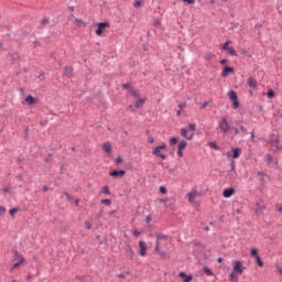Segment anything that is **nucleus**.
Instances as JSON below:
<instances>
[{"label":"nucleus","instance_id":"nucleus-1","mask_svg":"<svg viewBox=\"0 0 282 282\" xmlns=\"http://www.w3.org/2000/svg\"><path fill=\"white\" fill-rule=\"evenodd\" d=\"M232 265H234V269L229 274V281L237 282L239 281V276H241V274H243V272L246 271V267H243V262L239 260H235L232 262Z\"/></svg>","mask_w":282,"mask_h":282},{"label":"nucleus","instance_id":"nucleus-2","mask_svg":"<svg viewBox=\"0 0 282 282\" xmlns=\"http://www.w3.org/2000/svg\"><path fill=\"white\" fill-rule=\"evenodd\" d=\"M195 131H197V123H188V128L181 129V135L185 140H193L195 138Z\"/></svg>","mask_w":282,"mask_h":282},{"label":"nucleus","instance_id":"nucleus-3","mask_svg":"<svg viewBox=\"0 0 282 282\" xmlns=\"http://www.w3.org/2000/svg\"><path fill=\"white\" fill-rule=\"evenodd\" d=\"M13 257L14 263L11 267V271L17 270V268H20V265H23V263H25V258L18 250H13Z\"/></svg>","mask_w":282,"mask_h":282},{"label":"nucleus","instance_id":"nucleus-4","mask_svg":"<svg viewBox=\"0 0 282 282\" xmlns=\"http://www.w3.org/2000/svg\"><path fill=\"white\" fill-rule=\"evenodd\" d=\"M218 129L226 135L230 131V123L228 122V117H223L218 122Z\"/></svg>","mask_w":282,"mask_h":282},{"label":"nucleus","instance_id":"nucleus-5","mask_svg":"<svg viewBox=\"0 0 282 282\" xmlns=\"http://www.w3.org/2000/svg\"><path fill=\"white\" fill-rule=\"evenodd\" d=\"M164 149H166V143L155 147L152 151V155H154L155 158H161V160H166V154L162 153Z\"/></svg>","mask_w":282,"mask_h":282},{"label":"nucleus","instance_id":"nucleus-6","mask_svg":"<svg viewBox=\"0 0 282 282\" xmlns=\"http://www.w3.org/2000/svg\"><path fill=\"white\" fill-rule=\"evenodd\" d=\"M228 96L232 101V109H237L239 107V97L237 96V93L235 90H230Z\"/></svg>","mask_w":282,"mask_h":282},{"label":"nucleus","instance_id":"nucleus-7","mask_svg":"<svg viewBox=\"0 0 282 282\" xmlns=\"http://www.w3.org/2000/svg\"><path fill=\"white\" fill-rule=\"evenodd\" d=\"M232 154H230V152H227L226 155L227 158H232L234 160H237L241 156V149L240 148H234L231 149Z\"/></svg>","mask_w":282,"mask_h":282},{"label":"nucleus","instance_id":"nucleus-8","mask_svg":"<svg viewBox=\"0 0 282 282\" xmlns=\"http://www.w3.org/2000/svg\"><path fill=\"white\" fill-rule=\"evenodd\" d=\"M105 28H109V22H100V23H98V28L96 30L97 36H102V30H105Z\"/></svg>","mask_w":282,"mask_h":282},{"label":"nucleus","instance_id":"nucleus-9","mask_svg":"<svg viewBox=\"0 0 282 282\" xmlns=\"http://www.w3.org/2000/svg\"><path fill=\"white\" fill-rule=\"evenodd\" d=\"M126 174L124 170H115L109 173L110 177H124Z\"/></svg>","mask_w":282,"mask_h":282},{"label":"nucleus","instance_id":"nucleus-10","mask_svg":"<svg viewBox=\"0 0 282 282\" xmlns=\"http://www.w3.org/2000/svg\"><path fill=\"white\" fill-rule=\"evenodd\" d=\"M235 72V68L234 67H230V66H225L220 76L221 78H227L229 74H234Z\"/></svg>","mask_w":282,"mask_h":282},{"label":"nucleus","instance_id":"nucleus-11","mask_svg":"<svg viewBox=\"0 0 282 282\" xmlns=\"http://www.w3.org/2000/svg\"><path fill=\"white\" fill-rule=\"evenodd\" d=\"M156 239L158 240H156V245H155V251L160 252V241H164V240L169 239V236L160 234L156 236Z\"/></svg>","mask_w":282,"mask_h":282},{"label":"nucleus","instance_id":"nucleus-12","mask_svg":"<svg viewBox=\"0 0 282 282\" xmlns=\"http://www.w3.org/2000/svg\"><path fill=\"white\" fill-rule=\"evenodd\" d=\"M139 247H140V256L141 257H147V242L140 240L139 241Z\"/></svg>","mask_w":282,"mask_h":282},{"label":"nucleus","instance_id":"nucleus-13","mask_svg":"<svg viewBox=\"0 0 282 282\" xmlns=\"http://www.w3.org/2000/svg\"><path fill=\"white\" fill-rule=\"evenodd\" d=\"M235 195V187L226 188L223 192V197H232Z\"/></svg>","mask_w":282,"mask_h":282},{"label":"nucleus","instance_id":"nucleus-14","mask_svg":"<svg viewBox=\"0 0 282 282\" xmlns=\"http://www.w3.org/2000/svg\"><path fill=\"white\" fill-rule=\"evenodd\" d=\"M178 276H180L181 279H184L183 282H191V281H193V275H188V274H186V272H184V271L180 272V273H178Z\"/></svg>","mask_w":282,"mask_h":282},{"label":"nucleus","instance_id":"nucleus-15","mask_svg":"<svg viewBox=\"0 0 282 282\" xmlns=\"http://www.w3.org/2000/svg\"><path fill=\"white\" fill-rule=\"evenodd\" d=\"M74 74V67L69 66V67H64V76H66V78H72Z\"/></svg>","mask_w":282,"mask_h":282},{"label":"nucleus","instance_id":"nucleus-16","mask_svg":"<svg viewBox=\"0 0 282 282\" xmlns=\"http://www.w3.org/2000/svg\"><path fill=\"white\" fill-rule=\"evenodd\" d=\"M247 84L249 85L250 89H257L258 84L257 80H254V77H249L247 79Z\"/></svg>","mask_w":282,"mask_h":282},{"label":"nucleus","instance_id":"nucleus-17","mask_svg":"<svg viewBox=\"0 0 282 282\" xmlns=\"http://www.w3.org/2000/svg\"><path fill=\"white\" fill-rule=\"evenodd\" d=\"M133 256H134L133 248H131V246H127V248H126V257L128 259L132 260Z\"/></svg>","mask_w":282,"mask_h":282},{"label":"nucleus","instance_id":"nucleus-18","mask_svg":"<svg viewBox=\"0 0 282 282\" xmlns=\"http://www.w3.org/2000/svg\"><path fill=\"white\" fill-rule=\"evenodd\" d=\"M144 102H147L145 98H140L134 102V107L135 109H142Z\"/></svg>","mask_w":282,"mask_h":282},{"label":"nucleus","instance_id":"nucleus-19","mask_svg":"<svg viewBox=\"0 0 282 282\" xmlns=\"http://www.w3.org/2000/svg\"><path fill=\"white\" fill-rule=\"evenodd\" d=\"M24 100L26 105H36L37 102L36 98H33L32 95L26 96Z\"/></svg>","mask_w":282,"mask_h":282},{"label":"nucleus","instance_id":"nucleus-20","mask_svg":"<svg viewBox=\"0 0 282 282\" xmlns=\"http://www.w3.org/2000/svg\"><path fill=\"white\" fill-rule=\"evenodd\" d=\"M102 151H105L106 153H111V143L110 142H106L102 144L101 147Z\"/></svg>","mask_w":282,"mask_h":282},{"label":"nucleus","instance_id":"nucleus-21","mask_svg":"<svg viewBox=\"0 0 282 282\" xmlns=\"http://www.w3.org/2000/svg\"><path fill=\"white\" fill-rule=\"evenodd\" d=\"M257 175L260 177L261 184H265V177H267L265 172L259 171V172L257 173Z\"/></svg>","mask_w":282,"mask_h":282},{"label":"nucleus","instance_id":"nucleus-22","mask_svg":"<svg viewBox=\"0 0 282 282\" xmlns=\"http://www.w3.org/2000/svg\"><path fill=\"white\" fill-rule=\"evenodd\" d=\"M270 144H272L276 149V151H279V144H281V141L279 140V138L271 139Z\"/></svg>","mask_w":282,"mask_h":282},{"label":"nucleus","instance_id":"nucleus-23","mask_svg":"<svg viewBox=\"0 0 282 282\" xmlns=\"http://www.w3.org/2000/svg\"><path fill=\"white\" fill-rule=\"evenodd\" d=\"M180 142V137H171L170 138V147H175Z\"/></svg>","mask_w":282,"mask_h":282},{"label":"nucleus","instance_id":"nucleus-24","mask_svg":"<svg viewBox=\"0 0 282 282\" xmlns=\"http://www.w3.org/2000/svg\"><path fill=\"white\" fill-rule=\"evenodd\" d=\"M186 147H188V142H186L185 140H182L178 145L177 149L181 151H184V149H186Z\"/></svg>","mask_w":282,"mask_h":282},{"label":"nucleus","instance_id":"nucleus-25","mask_svg":"<svg viewBox=\"0 0 282 282\" xmlns=\"http://www.w3.org/2000/svg\"><path fill=\"white\" fill-rule=\"evenodd\" d=\"M101 193H104V195H111V191H109V186L105 185L101 189Z\"/></svg>","mask_w":282,"mask_h":282},{"label":"nucleus","instance_id":"nucleus-26","mask_svg":"<svg viewBox=\"0 0 282 282\" xmlns=\"http://www.w3.org/2000/svg\"><path fill=\"white\" fill-rule=\"evenodd\" d=\"M203 272L207 274V276H213V270H210L208 267H204Z\"/></svg>","mask_w":282,"mask_h":282},{"label":"nucleus","instance_id":"nucleus-27","mask_svg":"<svg viewBox=\"0 0 282 282\" xmlns=\"http://www.w3.org/2000/svg\"><path fill=\"white\" fill-rule=\"evenodd\" d=\"M187 197H188V202H195V197H197V193H188Z\"/></svg>","mask_w":282,"mask_h":282},{"label":"nucleus","instance_id":"nucleus-28","mask_svg":"<svg viewBox=\"0 0 282 282\" xmlns=\"http://www.w3.org/2000/svg\"><path fill=\"white\" fill-rule=\"evenodd\" d=\"M256 259V263H257V265H259V268H263V260H261V257L260 256H258L257 258H254Z\"/></svg>","mask_w":282,"mask_h":282},{"label":"nucleus","instance_id":"nucleus-29","mask_svg":"<svg viewBox=\"0 0 282 282\" xmlns=\"http://www.w3.org/2000/svg\"><path fill=\"white\" fill-rule=\"evenodd\" d=\"M100 204H104L105 206H111V199L104 198V199L100 200Z\"/></svg>","mask_w":282,"mask_h":282},{"label":"nucleus","instance_id":"nucleus-30","mask_svg":"<svg viewBox=\"0 0 282 282\" xmlns=\"http://www.w3.org/2000/svg\"><path fill=\"white\" fill-rule=\"evenodd\" d=\"M250 254H251V257H253V259H257V257H259V251L253 248V249H251Z\"/></svg>","mask_w":282,"mask_h":282},{"label":"nucleus","instance_id":"nucleus-31","mask_svg":"<svg viewBox=\"0 0 282 282\" xmlns=\"http://www.w3.org/2000/svg\"><path fill=\"white\" fill-rule=\"evenodd\" d=\"M48 24H50V18L42 19V21H41L42 28H45V25H48Z\"/></svg>","mask_w":282,"mask_h":282},{"label":"nucleus","instance_id":"nucleus-32","mask_svg":"<svg viewBox=\"0 0 282 282\" xmlns=\"http://www.w3.org/2000/svg\"><path fill=\"white\" fill-rule=\"evenodd\" d=\"M227 52L230 54V56H239V54H237V51H235V48L232 47H229Z\"/></svg>","mask_w":282,"mask_h":282},{"label":"nucleus","instance_id":"nucleus-33","mask_svg":"<svg viewBox=\"0 0 282 282\" xmlns=\"http://www.w3.org/2000/svg\"><path fill=\"white\" fill-rule=\"evenodd\" d=\"M209 147L210 149H215V151H219V149H221L216 142H209Z\"/></svg>","mask_w":282,"mask_h":282},{"label":"nucleus","instance_id":"nucleus-34","mask_svg":"<svg viewBox=\"0 0 282 282\" xmlns=\"http://www.w3.org/2000/svg\"><path fill=\"white\" fill-rule=\"evenodd\" d=\"M258 209H256V213H263V210H265V205H260L259 203H257Z\"/></svg>","mask_w":282,"mask_h":282},{"label":"nucleus","instance_id":"nucleus-35","mask_svg":"<svg viewBox=\"0 0 282 282\" xmlns=\"http://www.w3.org/2000/svg\"><path fill=\"white\" fill-rule=\"evenodd\" d=\"M230 44V41H227L225 42L223 45H221V50H224L225 52H228V50L230 48L228 45Z\"/></svg>","mask_w":282,"mask_h":282},{"label":"nucleus","instance_id":"nucleus-36","mask_svg":"<svg viewBox=\"0 0 282 282\" xmlns=\"http://www.w3.org/2000/svg\"><path fill=\"white\" fill-rule=\"evenodd\" d=\"M205 61H210L212 58H215V55L213 53H207L205 56H204Z\"/></svg>","mask_w":282,"mask_h":282},{"label":"nucleus","instance_id":"nucleus-37","mask_svg":"<svg viewBox=\"0 0 282 282\" xmlns=\"http://www.w3.org/2000/svg\"><path fill=\"white\" fill-rule=\"evenodd\" d=\"M17 213H19V208H12L9 210V215H11V217H14V215H17Z\"/></svg>","mask_w":282,"mask_h":282},{"label":"nucleus","instance_id":"nucleus-38","mask_svg":"<svg viewBox=\"0 0 282 282\" xmlns=\"http://www.w3.org/2000/svg\"><path fill=\"white\" fill-rule=\"evenodd\" d=\"M267 96H268V98H274V96H275L274 90L270 89V90L267 93Z\"/></svg>","mask_w":282,"mask_h":282},{"label":"nucleus","instance_id":"nucleus-39","mask_svg":"<svg viewBox=\"0 0 282 282\" xmlns=\"http://www.w3.org/2000/svg\"><path fill=\"white\" fill-rule=\"evenodd\" d=\"M130 94L133 96V98H138V96H140V94H138V90L134 89H130Z\"/></svg>","mask_w":282,"mask_h":282},{"label":"nucleus","instance_id":"nucleus-40","mask_svg":"<svg viewBox=\"0 0 282 282\" xmlns=\"http://www.w3.org/2000/svg\"><path fill=\"white\" fill-rule=\"evenodd\" d=\"M239 129H240L241 133H243V135L248 134V129H246V127L240 126Z\"/></svg>","mask_w":282,"mask_h":282},{"label":"nucleus","instance_id":"nucleus-41","mask_svg":"<svg viewBox=\"0 0 282 282\" xmlns=\"http://www.w3.org/2000/svg\"><path fill=\"white\" fill-rule=\"evenodd\" d=\"M276 213H282V204H275Z\"/></svg>","mask_w":282,"mask_h":282},{"label":"nucleus","instance_id":"nucleus-42","mask_svg":"<svg viewBox=\"0 0 282 282\" xmlns=\"http://www.w3.org/2000/svg\"><path fill=\"white\" fill-rule=\"evenodd\" d=\"M11 58L12 61H19V53H12Z\"/></svg>","mask_w":282,"mask_h":282},{"label":"nucleus","instance_id":"nucleus-43","mask_svg":"<svg viewBox=\"0 0 282 282\" xmlns=\"http://www.w3.org/2000/svg\"><path fill=\"white\" fill-rule=\"evenodd\" d=\"M85 227L87 228V230H91V223H89V220H86Z\"/></svg>","mask_w":282,"mask_h":282},{"label":"nucleus","instance_id":"nucleus-44","mask_svg":"<svg viewBox=\"0 0 282 282\" xmlns=\"http://www.w3.org/2000/svg\"><path fill=\"white\" fill-rule=\"evenodd\" d=\"M6 215V207L0 206V217H3Z\"/></svg>","mask_w":282,"mask_h":282},{"label":"nucleus","instance_id":"nucleus-45","mask_svg":"<svg viewBox=\"0 0 282 282\" xmlns=\"http://www.w3.org/2000/svg\"><path fill=\"white\" fill-rule=\"evenodd\" d=\"M142 6V1L137 0L133 4L134 8H140Z\"/></svg>","mask_w":282,"mask_h":282},{"label":"nucleus","instance_id":"nucleus-46","mask_svg":"<svg viewBox=\"0 0 282 282\" xmlns=\"http://www.w3.org/2000/svg\"><path fill=\"white\" fill-rule=\"evenodd\" d=\"M177 156L178 158H184V150L177 149Z\"/></svg>","mask_w":282,"mask_h":282},{"label":"nucleus","instance_id":"nucleus-47","mask_svg":"<svg viewBox=\"0 0 282 282\" xmlns=\"http://www.w3.org/2000/svg\"><path fill=\"white\" fill-rule=\"evenodd\" d=\"M218 6H226L228 3V0H217Z\"/></svg>","mask_w":282,"mask_h":282},{"label":"nucleus","instance_id":"nucleus-48","mask_svg":"<svg viewBox=\"0 0 282 282\" xmlns=\"http://www.w3.org/2000/svg\"><path fill=\"white\" fill-rule=\"evenodd\" d=\"M52 160V154H48V156H46L45 159H44V162L46 163V164H50V161Z\"/></svg>","mask_w":282,"mask_h":282},{"label":"nucleus","instance_id":"nucleus-49","mask_svg":"<svg viewBox=\"0 0 282 282\" xmlns=\"http://www.w3.org/2000/svg\"><path fill=\"white\" fill-rule=\"evenodd\" d=\"M160 193H162V195H166V187L161 186L160 187Z\"/></svg>","mask_w":282,"mask_h":282},{"label":"nucleus","instance_id":"nucleus-50","mask_svg":"<svg viewBox=\"0 0 282 282\" xmlns=\"http://www.w3.org/2000/svg\"><path fill=\"white\" fill-rule=\"evenodd\" d=\"M184 108H186V102H181V104H178V109H184Z\"/></svg>","mask_w":282,"mask_h":282},{"label":"nucleus","instance_id":"nucleus-51","mask_svg":"<svg viewBox=\"0 0 282 282\" xmlns=\"http://www.w3.org/2000/svg\"><path fill=\"white\" fill-rule=\"evenodd\" d=\"M121 162H123L122 156H118L116 159V164H121Z\"/></svg>","mask_w":282,"mask_h":282},{"label":"nucleus","instance_id":"nucleus-52","mask_svg":"<svg viewBox=\"0 0 282 282\" xmlns=\"http://www.w3.org/2000/svg\"><path fill=\"white\" fill-rule=\"evenodd\" d=\"M148 142L149 144H153V142H155V139L153 137H149Z\"/></svg>","mask_w":282,"mask_h":282},{"label":"nucleus","instance_id":"nucleus-53","mask_svg":"<svg viewBox=\"0 0 282 282\" xmlns=\"http://www.w3.org/2000/svg\"><path fill=\"white\" fill-rule=\"evenodd\" d=\"M122 88H123V89H131V84H123V85H122Z\"/></svg>","mask_w":282,"mask_h":282},{"label":"nucleus","instance_id":"nucleus-54","mask_svg":"<svg viewBox=\"0 0 282 282\" xmlns=\"http://www.w3.org/2000/svg\"><path fill=\"white\" fill-rule=\"evenodd\" d=\"M184 3H188L189 6H193L195 3V0H183Z\"/></svg>","mask_w":282,"mask_h":282},{"label":"nucleus","instance_id":"nucleus-55","mask_svg":"<svg viewBox=\"0 0 282 282\" xmlns=\"http://www.w3.org/2000/svg\"><path fill=\"white\" fill-rule=\"evenodd\" d=\"M75 21H76V23H77L78 25H80V24H82V25H85V22H83V20L76 19Z\"/></svg>","mask_w":282,"mask_h":282},{"label":"nucleus","instance_id":"nucleus-56","mask_svg":"<svg viewBox=\"0 0 282 282\" xmlns=\"http://www.w3.org/2000/svg\"><path fill=\"white\" fill-rule=\"evenodd\" d=\"M133 236H134V237H140V231H139L138 229H135V230L133 231Z\"/></svg>","mask_w":282,"mask_h":282},{"label":"nucleus","instance_id":"nucleus-57","mask_svg":"<svg viewBox=\"0 0 282 282\" xmlns=\"http://www.w3.org/2000/svg\"><path fill=\"white\" fill-rule=\"evenodd\" d=\"M239 131H240V129H239V128H235V129H234V133H235V135H239Z\"/></svg>","mask_w":282,"mask_h":282},{"label":"nucleus","instance_id":"nucleus-58","mask_svg":"<svg viewBox=\"0 0 282 282\" xmlns=\"http://www.w3.org/2000/svg\"><path fill=\"white\" fill-rule=\"evenodd\" d=\"M231 171H235V160L230 162Z\"/></svg>","mask_w":282,"mask_h":282},{"label":"nucleus","instance_id":"nucleus-59","mask_svg":"<svg viewBox=\"0 0 282 282\" xmlns=\"http://www.w3.org/2000/svg\"><path fill=\"white\" fill-rule=\"evenodd\" d=\"M118 278H119V279H127V275H124V273H120V274L118 275Z\"/></svg>","mask_w":282,"mask_h":282},{"label":"nucleus","instance_id":"nucleus-60","mask_svg":"<svg viewBox=\"0 0 282 282\" xmlns=\"http://www.w3.org/2000/svg\"><path fill=\"white\" fill-rule=\"evenodd\" d=\"M228 63V59H221L220 65H226Z\"/></svg>","mask_w":282,"mask_h":282},{"label":"nucleus","instance_id":"nucleus-61","mask_svg":"<svg viewBox=\"0 0 282 282\" xmlns=\"http://www.w3.org/2000/svg\"><path fill=\"white\" fill-rule=\"evenodd\" d=\"M145 221L147 224H151V216H147Z\"/></svg>","mask_w":282,"mask_h":282},{"label":"nucleus","instance_id":"nucleus-62","mask_svg":"<svg viewBox=\"0 0 282 282\" xmlns=\"http://www.w3.org/2000/svg\"><path fill=\"white\" fill-rule=\"evenodd\" d=\"M42 191H43L44 193H46V191H50V187H47L46 185H44L43 188H42Z\"/></svg>","mask_w":282,"mask_h":282},{"label":"nucleus","instance_id":"nucleus-63","mask_svg":"<svg viewBox=\"0 0 282 282\" xmlns=\"http://www.w3.org/2000/svg\"><path fill=\"white\" fill-rule=\"evenodd\" d=\"M267 158H268L269 163L272 162V155L271 154H268Z\"/></svg>","mask_w":282,"mask_h":282},{"label":"nucleus","instance_id":"nucleus-64","mask_svg":"<svg viewBox=\"0 0 282 282\" xmlns=\"http://www.w3.org/2000/svg\"><path fill=\"white\" fill-rule=\"evenodd\" d=\"M252 142H254V132L250 133Z\"/></svg>","mask_w":282,"mask_h":282}]
</instances>
